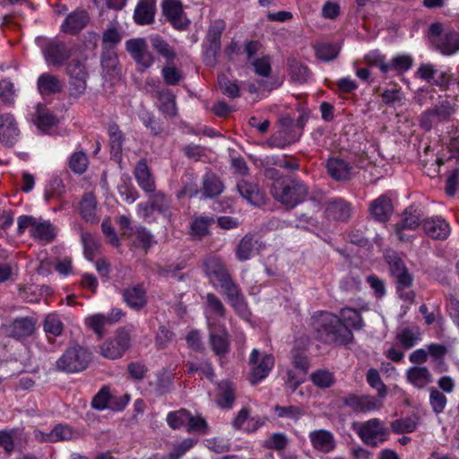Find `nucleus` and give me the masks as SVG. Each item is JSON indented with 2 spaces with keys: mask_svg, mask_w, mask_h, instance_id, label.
Instances as JSON below:
<instances>
[{
  "mask_svg": "<svg viewBox=\"0 0 459 459\" xmlns=\"http://www.w3.org/2000/svg\"><path fill=\"white\" fill-rule=\"evenodd\" d=\"M340 321L346 325L348 329L361 330L364 326L360 313L354 308L344 307L340 311Z\"/></svg>",
  "mask_w": 459,
  "mask_h": 459,
  "instance_id": "a19ab883",
  "label": "nucleus"
},
{
  "mask_svg": "<svg viewBox=\"0 0 459 459\" xmlns=\"http://www.w3.org/2000/svg\"><path fill=\"white\" fill-rule=\"evenodd\" d=\"M162 12L174 28L184 30L188 26V20L182 16L183 6L180 0H164Z\"/></svg>",
  "mask_w": 459,
  "mask_h": 459,
  "instance_id": "6ab92c4d",
  "label": "nucleus"
},
{
  "mask_svg": "<svg viewBox=\"0 0 459 459\" xmlns=\"http://www.w3.org/2000/svg\"><path fill=\"white\" fill-rule=\"evenodd\" d=\"M88 167V158L83 152H74L69 160V168L76 174H82Z\"/></svg>",
  "mask_w": 459,
  "mask_h": 459,
  "instance_id": "680f3d73",
  "label": "nucleus"
},
{
  "mask_svg": "<svg viewBox=\"0 0 459 459\" xmlns=\"http://www.w3.org/2000/svg\"><path fill=\"white\" fill-rule=\"evenodd\" d=\"M66 74L69 77L70 95L78 98L84 94L87 88V79L89 77L84 62L79 59H72L67 64Z\"/></svg>",
  "mask_w": 459,
  "mask_h": 459,
  "instance_id": "0eeeda50",
  "label": "nucleus"
},
{
  "mask_svg": "<svg viewBox=\"0 0 459 459\" xmlns=\"http://www.w3.org/2000/svg\"><path fill=\"white\" fill-rule=\"evenodd\" d=\"M327 172L336 181H349L355 175V168L341 158H330L326 162Z\"/></svg>",
  "mask_w": 459,
  "mask_h": 459,
  "instance_id": "a211bd4d",
  "label": "nucleus"
},
{
  "mask_svg": "<svg viewBox=\"0 0 459 459\" xmlns=\"http://www.w3.org/2000/svg\"><path fill=\"white\" fill-rule=\"evenodd\" d=\"M122 39V36L116 26L106 29L102 35V44L105 48H113Z\"/></svg>",
  "mask_w": 459,
  "mask_h": 459,
  "instance_id": "774afa93",
  "label": "nucleus"
},
{
  "mask_svg": "<svg viewBox=\"0 0 459 459\" xmlns=\"http://www.w3.org/2000/svg\"><path fill=\"white\" fill-rule=\"evenodd\" d=\"M224 190V185L220 177L212 170H208L203 177L201 195L204 199L219 196Z\"/></svg>",
  "mask_w": 459,
  "mask_h": 459,
  "instance_id": "b1692460",
  "label": "nucleus"
},
{
  "mask_svg": "<svg viewBox=\"0 0 459 459\" xmlns=\"http://www.w3.org/2000/svg\"><path fill=\"white\" fill-rule=\"evenodd\" d=\"M340 48L336 44H321L316 48L317 58L328 62L337 57Z\"/></svg>",
  "mask_w": 459,
  "mask_h": 459,
  "instance_id": "bf43d9fd",
  "label": "nucleus"
},
{
  "mask_svg": "<svg viewBox=\"0 0 459 459\" xmlns=\"http://www.w3.org/2000/svg\"><path fill=\"white\" fill-rule=\"evenodd\" d=\"M260 352L254 349L249 357V364L253 366L249 381L252 385L266 377L274 365V359L271 354H265L259 360Z\"/></svg>",
  "mask_w": 459,
  "mask_h": 459,
  "instance_id": "4468645a",
  "label": "nucleus"
},
{
  "mask_svg": "<svg viewBox=\"0 0 459 459\" xmlns=\"http://www.w3.org/2000/svg\"><path fill=\"white\" fill-rule=\"evenodd\" d=\"M226 295L229 303L238 313L246 310L247 304L240 288L233 281L232 277L219 285Z\"/></svg>",
  "mask_w": 459,
  "mask_h": 459,
  "instance_id": "5701e85b",
  "label": "nucleus"
},
{
  "mask_svg": "<svg viewBox=\"0 0 459 459\" xmlns=\"http://www.w3.org/2000/svg\"><path fill=\"white\" fill-rule=\"evenodd\" d=\"M54 442L73 441L81 437L79 430L65 423H58L53 429Z\"/></svg>",
  "mask_w": 459,
  "mask_h": 459,
  "instance_id": "79ce46f5",
  "label": "nucleus"
},
{
  "mask_svg": "<svg viewBox=\"0 0 459 459\" xmlns=\"http://www.w3.org/2000/svg\"><path fill=\"white\" fill-rule=\"evenodd\" d=\"M288 65L290 77L299 83H304L309 77V69L307 66L295 58L288 59Z\"/></svg>",
  "mask_w": 459,
  "mask_h": 459,
  "instance_id": "c03bdc74",
  "label": "nucleus"
},
{
  "mask_svg": "<svg viewBox=\"0 0 459 459\" xmlns=\"http://www.w3.org/2000/svg\"><path fill=\"white\" fill-rule=\"evenodd\" d=\"M325 212L329 219L346 221L351 217V208L348 202L337 199L327 204Z\"/></svg>",
  "mask_w": 459,
  "mask_h": 459,
  "instance_id": "72a5a7b5",
  "label": "nucleus"
},
{
  "mask_svg": "<svg viewBox=\"0 0 459 459\" xmlns=\"http://www.w3.org/2000/svg\"><path fill=\"white\" fill-rule=\"evenodd\" d=\"M19 128L13 116L10 113L0 114V142L13 146L18 138Z\"/></svg>",
  "mask_w": 459,
  "mask_h": 459,
  "instance_id": "412c9836",
  "label": "nucleus"
},
{
  "mask_svg": "<svg viewBox=\"0 0 459 459\" xmlns=\"http://www.w3.org/2000/svg\"><path fill=\"white\" fill-rule=\"evenodd\" d=\"M134 177L139 186L146 193L156 190V185L145 160H140L134 169Z\"/></svg>",
  "mask_w": 459,
  "mask_h": 459,
  "instance_id": "7c9ffc66",
  "label": "nucleus"
},
{
  "mask_svg": "<svg viewBox=\"0 0 459 459\" xmlns=\"http://www.w3.org/2000/svg\"><path fill=\"white\" fill-rule=\"evenodd\" d=\"M31 235L39 240L47 243L52 242L56 236V230L53 227L49 221L37 223L35 229L32 230Z\"/></svg>",
  "mask_w": 459,
  "mask_h": 459,
  "instance_id": "a18cd8bd",
  "label": "nucleus"
},
{
  "mask_svg": "<svg viewBox=\"0 0 459 459\" xmlns=\"http://www.w3.org/2000/svg\"><path fill=\"white\" fill-rule=\"evenodd\" d=\"M422 227L425 233L434 239H445L450 233L448 223L440 217L423 220Z\"/></svg>",
  "mask_w": 459,
  "mask_h": 459,
  "instance_id": "bb28decb",
  "label": "nucleus"
},
{
  "mask_svg": "<svg viewBox=\"0 0 459 459\" xmlns=\"http://www.w3.org/2000/svg\"><path fill=\"white\" fill-rule=\"evenodd\" d=\"M385 259L389 265L391 275L396 280L397 289L409 288L412 284V276L404 261L394 251L387 252Z\"/></svg>",
  "mask_w": 459,
  "mask_h": 459,
  "instance_id": "9d476101",
  "label": "nucleus"
},
{
  "mask_svg": "<svg viewBox=\"0 0 459 459\" xmlns=\"http://www.w3.org/2000/svg\"><path fill=\"white\" fill-rule=\"evenodd\" d=\"M368 211L374 220L379 222L387 221L394 212L391 198L386 195H381L370 203Z\"/></svg>",
  "mask_w": 459,
  "mask_h": 459,
  "instance_id": "4be33fe9",
  "label": "nucleus"
},
{
  "mask_svg": "<svg viewBox=\"0 0 459 459\" xmlns=\"http://www.w3.org/2000/svg\"><path fill=\"white\" fill-rule=\"evenodd\" d=\"M46 62L56 67L62 66L72 56V50L59 40H51L42 49Z\"/></svg>",
  "mask_w": 459,
  "mask_h": 459,
  "instance_id": "ddd939ff",
  "label": "nucleus"
},
{
  "mask_svg": "<svg viewBox=\"0 0 459 459\" xmlns=\"http://www.w3.org/2000/svg\"><path fill=\"white\" fill-rule=\"evenodd\" d=\"M258 244V240L251 233H247L239 241L236 247V256L238 261L248 260L253 254L255 246Z\"/></svg>",
  "mask_w": 459,
  "mask_h": 459,
  "instance_id": "ea45409f",
  "label": "nucleus"
},
{
  "mask_svg": "<svg viewBox=\"0 0 459 459\" xmlns=\"http://www.w3.org/2000/svg\"><path fill=\"white\" fill-rule=\"evenodd\" d=\"M368 385L377 390L378 397L383 400L387 393L386 385L383 383L379 372L376 368H369L366 375Z\"/></svg>",
  "mask_w": 459,
  "mask_h": 459,
  "instance_id": "8fccbe9b",
  "label": "nucleus"
},
{
  "mask_svg": "<svg viewBox=\"0 0 459 459\" xmlns=\"http://www.w3.org/2000/svg\"><path fill=\"white\" fill-rule=\"evenodd\" d=\"M155 13L156 0H139L134 12V21L138 25L152 24Z\"/></svg>",
  "mask_w": 459,
  "mask_h": 459,
  "instance_id": "a878e982",
  "label": "nucleus"
},
{
  "mask_svg": "<svg viewBox=\"0 0 459 459\" xmlns=\"http://www.w3.org/2000/svg\"><path fill=\"white\" fill-rule=\"evenodd\" d=\"M343 404L355 412H368L377 411L382 407L381 400L370 395H357L350 394L343 398Z\"/></svg>",
  "mask_w": 459,
  "mask_h": 459,
  "instance_id": "f3484780",
  "label": "nucleus"
},
{
  "mask_svg": "<svg viewBox=\"0 0 459 459\" xmlns=\"http://www.w3.org/2000/svg\"><path fill=\"white\" fill-rule=\"evenodd\" d=\"M224 30L225 23L221 20L214 21L210 25L204 45V58L207 63H215L221 48V38Z\"/></svg>",
  "mask_w": 459,
  "mask_h": 459,
  "instance_id": "f8f14e48",
  "label": "nucleus"
},
{
  "mask_svg": "<svg viewBox=\"0 0 459 459\" xmlns=\"http://www.w3.org/2000/svg\"><path fill=\"white\" fill-rule=\"evenodd\" d=\"M81 239L83 245L85 257L92 261L100 248V243L90 232H82Z\"/></svg>",
  "mask_w": 459,
  "mask_h": 459,
  "instance_id": "09e8293b",
  "label": "nucleus"
},
{
  "mask_svg": "<svg viewBox=\"0 0 459 459\" xmlns=\"http://www.w3.org/2000/svg\"><path fill=\"white\" fill-rule=\"evenodd\" d=\"M312 326L316 338L325 343L347 345L353 341V333L342 324L339 316L320 312L313 316Z\"/></svg>",
  "mask_w": 459,
  "mask_h": 459,
  "instance_id": "f257e3e1",
  "label": "nucleus"
},
{
  "mask_svg": "<svg viewBox=\"0 0 459 459\" xmlns=\"http://www.w3.org/2000/svg\"><path fill=\"white\" fill-rule=\"evenodd\" d=\"M403 216L401 222L398 224L401 227L414 230L423 221L424 212L420 206L412 204L403 212Z\"/></svg>",
  "mask_w": 459,
  "mask_h": 459,
  "instance_id": "58836bf2",
  "label": "nucleus"
},
{
  "mask_svg": "<svg viewBox=\"0 0 459 459\" xmlns=\"http://www.w3.org/2000/svg\"><path fill=\"white\" fill-rule=\"evenodd\" d=\"M454 113V105L450 100H444L422 114L420 125L424 130L429 131L439 123L449 121Z\"/></svg>",
  "mask_w": 459,
  "mask_h": 459,
  "instance_id": "6e6552de",
  "label": "nucleus"
},
{
  "mask_svg": "<svg viewBox=\"0 0 459 459\" xmlns=\"http://www.w3.org/2000/svg\"><path fill=\"white\" fill-rule=\"evenodd\" d=\"M352 428L364 443L374 447L377 446V438L380 442L387 440L390 431L377 418L364 422H355Z\"/></svg>",
  "mask_w": 459,
  "mask_h": 459,
  "instance_id": "39448f33",
  "label": "nucleus"
},
{
  "mask_svg": "<svg viewBox=\"0 0 459 459\" xmlns=\"http://www.w3.org/2000/svg\"><path fill=\"white\" fill-rule=\"evenodd\" d=\"M406 379L414 387L422 389L432 382V375L427 367L414 366L407 369Z\"/></svg>",
  "mask_w": 459,
  "mask_h": 459,
  "instance_id": "473e14b6",
  "label": "nucleus"
},
{
  "mask_svg": "<svg viewBox=\"0 0 459 459\" xmlns=\"http://www.w3.org/2000/svg\"><path fill=\"white\" fill-rule=\"evenodd\" d=\"M43 328L46 333L55 337L60 336L64 331V325L57 314H48L43 322Z\"/></svg>",
  "mask_w": 459,
  "mask_h": 459,
  "instance_id": "de8ad7c7",
  "label": "nucleus"
},
{
  "mask_svg": "<svg viewBox=\"0 0 459 459\" xmlns=\"http://www.w3.org/2000/svg\"><path fill=\"white\" fill-rule=\"evenodd\" d=\"M37 86L41 95H52L61 92L63 90V82L60 79L48 73L42 74L38 78Z\"/></svg>",
  "mask_w": 459,
  "mask_h": 459,
  "instance_id": "f704fd0d",
  "label": "nucleus"
},
{
  "mask_svg": "<svg viewBox=\"0 0 459 459\" xmlns=\"http://www.w3.org/2000/svg\"><path fill=\"white\" fill-rule=\"evenodd\" d=\"M309 439L312 446L320 452L329 453L335 448V439L328 430H314L309 433Z\"/></svg>",
  "mask_w": 459,
  "mask_h": 459,
  "instance_id": "c85d7f7f",
  "label": "nucleus"
},
{
  "mask_svg": "<svg viewBox=\"0 0 459 459\" xmlns=\"http://www.w3.org/2000/svg\"><path fill=\"white\" fill-rule=\"evenodd\" d=\"M189 415V411L186 409H180L175 411H170L167 415V423L168 425L173 429H178L181 427L187 425V419Z\"/></svg>",
  "mask_w": 459,
  "mask_h": 459,
  "instance_id": "6e6d98bb",
  "label": "nucleus"
},
{
  "mask_svg": "<svg viewBox=\"0 0 459 459\" xmlns=\"http://www.w3.org/2000/svg\"><path fill=\"white\" fill-rule=\"evenodd\" d=\"M86 325L98 335L99 339L104 336V327L108 324V319L104 314H95L85 320Z\"/></svg>",
  "mask_w": 459,
  "mask_h": 459,
  "instance_id": "603ef678",
  "label": "nucleus"
},
{
  "mask_svg": "<svg viewBox=\"0 0 459 459\" xmlns=\"http://www.w3.org/2000/svg\"><path fill=\"white\" fill-rule=\"evenodd\" d=\"M220 393L217 398V403L221 408L230 409L236 399L235 389L228 381H222L219 384Z\"/></svg>",
  "mask_w": 459,
  "mask_h": 459,
  "instance_id": "37998d69",
  "label": "nucleus"
},
{
  "mask_svg": "<svg viewBox=\"0 0 459 459\" xmlns=\"http://www.w3.org/2000/svg\"><path fill=\"white\" fill-rule=\"evenodd\" d=\"M271 193L277 202L292 209L307 199L308 187L299 178L285 177L273 183Z\"/></svg>",
  "mask_w": 459,
  "mask_h": 459,
  "instance_id": "f03ea898",
  "label": "nucleus"
},
{
  "mask_svg": "<svg viewBox=\"0 0 459 459\" xmlns=\"http://www.w3.org/2000/svg\"><path fill=\"white\" fill-rule=\"evenodd\" d=\"M427 37L432 48L443 55L450 56L459 51V32L445 29L439 22L429 25Z\"/></svg>",
  "mask_w": 459,
  "mask_h": 459,
  "instance_id": "7ed1b4c3",
  "label": "nucleus"
},
{
  "mask_svg": "<svg viewBox=\"0 0 459 459\" xmlns=\"http://www.w3.org/2000/svg\"><path fill=\"white\" fill-rule=\"evenodd\" d=\"M214 222L212 216H195L190 223L189 234L195 239H202L210 233L209 228Z\"/></svg>",
  "mask_w": 459,
  "mask_h": 459,
  "instance_id": "c9c22d12",
  "label": "nucleus"
},
{
  "mask_svg": "<svg viewBox=\"0 0 459 459\" xmlns=\"http://www.w3.org/2000/svg\"><path fill=\"white\" fill-rule=\"evenodd\" d=\"M108 133L109 137L110 153L112 156L118 157L122 152L125 136L123 132L119 129L116 122H110L108 126Z\"/></svg>",
  "mask_w": 459,
  "mask_h": 459,
  "instance_id": "4c0bfd02",
  "label": "nucleus"
},
{
  "mask_svg": "<svg viewBox=\"0 0 459 459\" xmlns=\"http://www.w3.org/2000/svg\"><path fill=\"white\" fill-rule=\"evenodd\" d=\"M209 342L215 355L223 356L230 351V334L224 327L210 330Z\"/></svg>",
  "mask_w": 459,
  "mask_h": 459,
  "instance_id": "393cba45",
  "label": "nucleus"
},
{
  "mask_svg": "<svg viewBox=\"0 0 459 459\" xmlns=\"http://www.w3.org/2000/svg\"><path fill=\"white\" fill-rule=\"evenodd\" d=\"M130 334L124 329L117 331L115 336L100 346V354L108 359L121 358L130 347Z\"/></svg>",
  "mask_w": 459,
  "mask_h": 459,
  "instance_id": "1a4fd4ad",
  "label": "nucleus"
},
{
  "mask_svg": "<svg viewBox=\"0 0 459 459\" xmlns=\"http://www.w3.org/2000/svg\"><path fill=\"white\" fill-rule=\"evenodd\" d=\"M186 431L189 433L206 435L209 433V426L204 418L200 415L194 416L189 411Z\"/></svg>",
  "mask_w": 459,
  "mask_h": 459,
  "instance_id": "3c124183",
  "label": "nucleus"
},
{
  "mask_svg": "<svg viewBox=\"0 0 459 459\" xmlns=\"http://www.w3.org/2000/svg\"><path fill=\"white\" fill-rule=\"evenodd\" d=\"M155 97L160 101L159 109L169 117L178 113L176 96L168 89L157 90Z\"/></svg>",
  "mask_w": 459,
  "mask_h": 459,
  "instance_id": "e433bc0d",
  "label": "nucleus"
},
{
  "mask_svg": "<svg viewBox=\"0 0 459 459\" xmlns=\"http://www.w3.org/2000/svg\"><path fill=\"white\" fill-rule=\"evenodd\" d=\"M152 43L153 48L168 61H173L176 58V53L173 48L162 39L154 38Z\"/></svg>",
  "mask_w": 459,
  "mask_h": 459,
  "instance_id": "69168bd1",
  "label": "nucleus"
},
{
  "mask_svg": "<svg viewBox=\"0 0 459 459\" xmlns=\"http://www.w3.org/2000/svg\"><path fill=\"white\" fill-rule=\"evenodd\" d=\"M274 411L280 418H287L298 421L304 414L305 410L296 405L281 406L275 405Z\"/></svg>",
  "mask_w": 459,
  "mask_h": 459,
  "instance_id": "864d4df0",
  "label": "nucleus"
},
{
  "mask_svg": "<svg viewBox=\"0 0 459 459\" xmlns=\"http://www.w3.org/2000/svg\"><path fill=\"white\" fill-rule=\"evenodd\" d=\"M122 297L125 303L135 311H141L147 306V292L143 283L124 289Z\"/></svg>",
  "mask_w": 459,
  "mask_h": 459,
  "instance_id": "aec40b11",
  "label": "nucleus"
},
{
  "mask_svg": "<svg viewBox=\"0 0 459 459\" xmlns=\"http://www.w3.org/2000/svg\"><path fill=\"white\" fill-rule=\"evenodd\" d=\"M89 19L85 10H75L65 18L61 26L62 30L70 35H76L87 25Z\"/></svg>",
  "mask_w": 459,
  "mask_h": 459,
  "instance_id": "cd10ccee",
  "label": "nucleus"
},
{
  "mask_svg": "<svg viewBox=\"0 0 459 459\" xmlns=\"http://www.w3.org/2000/svg\"><path fill=\"white\" fill-rule=\"evenodd\" d=\"M204 273L213 286L221 285L231 277L222 259L216 255H209L203 262Z\"/></svg>",
  "mask_w": 459,
  "mask_h": 459,
  "instance_id": "2eb2a0df",
  "label": "nucleus"
},
{
  "mask_svg": "<svg viewBox=\"0 0 459 459\" xmlns=\"http://www.w3.org/2000/svg\"><path fill=\"white\" fill-rule=\"evenodd\" d=\"M365 63L369 66H377L383 74L390 72L389 64L385 62V56L381 55L377 50H374L367 54L364 57Z\"/></svg>",
  "mask_w": 459,
  "mask_h": 459,
  "instance_id": "052dcab7",
  "label": "nucleus"
},
{
  "mask_svg": "<svg viewBox=\"0 0 459 459\" xmlns=\"http://www.w3.org/2000/svg\"><path fill=\"white\" fill-rule=\"evenodd\" d=\"M126 48L132 58L142 66L143 70L149 68L153 63V56L148 50L143 39H132L126 41Z\"/></svg>",
  "mask_w": 459,
  "mask_h": 459,
  "instance_id": "dca6fc26",
  "label": "nucleus"
},
{
  "mask_svg": "<svg viewBox=\"0 0 459 459\" xmlns=\"http://www.w3.org/2000/svg\"><path fill=\"white\" fill-rule=\"evenodd\" d=\"M139 206L143 212L144 218L151 217L153 212H157L170 221L173 215L172 199L162 191L154 190L150 193L148 201Z\"/></svg>",
  "mask_w": 459,
  "mask_h": 459,
  "instance_id": "423d86ee",
  "label": "nucleus"
},
{
  "mask_svg": "<svg viewBox=\"0 0 459 459\" xmlns=\"http://www.w3.org/2000/svg\"><path fill=\"white\" fill-rule=\"evenodd\" d=\"M237 190L240 196L255 207H262L267 204V197L264 188L255 181L240 179L237 183Z\"/></svg>",
  "mask_w": 459,
  "mask_h": 459,
  "instance_id": "9b49d317",
  "label": "nucleus"
},
{
  "mask_svg": "<svg viewBox=\"0 0 459 459\" xmlns=\"http://www.w3.org/2000/svg\"><path fill=\"white\" fill-rule=\"evenodd\" d=\"M311 381L320 388H328L334 383L333 373L327 370H317L310 376Z\"/></svg>",
  "mask_w": 459,
  "mask_h": 459,
  "instance_id": "e2e57ef3",
  "label": "nucleus"
},
{
  "mask_svg": "<svg viewBox=\"0 0 459 459\" xmlns=\"http://www.w3.org/2000/svg\"><path fill=\"white\" fill-rule=\"evenodd\" d=\"M195 443L192 438H186L180 443L174 445L172 450L168 454H160L157 459H180L194 446Z\"/></svg>",
  "mask_w": 459,
  "mask_h": 459,
  "instance_id": "49530a36",
  "label": "nucleus"
},
{
  "mask_svg": "<svg viewBox=\"0 0 459 459\" xmlns=\"http://www.w3.org/2000/svg\"><path fill=\"white\" fill-rule=\"evenodd\" d=\"M79 210L82 219L89 223L97 224L100 221L96 214L97 200L92 193H85L80 203Z\"/></svg>",
  "mask_w": 459,
  "mask_h": 459,
  "instance_id": "2f4dec72",
  "label": "nucleus"
},
{
  "mask_svg": "<svg viewBox=\"0 0 459 459\" xmlns=\"http://www.w3.org/2000/svg\"><path fill=\"white\" fill-rule=\"evenodd\" d=\"M418 423L410 417L395 420L391 422V430L395 434L411 433L417 429Z\"/></svg>",
  "mask_w": 459,
  "mask_h": 459,
  "instance_id": "5fc2aeb1",
  "label": "nucleus"
},
{
  "mask_svg": "<svg viewBox=\"0 0 459 459\" xmlns=\"http://www.w3.org/2000/svg\"><path fill=\"white\" fill-rule=\"evenodd\" d=\"M91 359V353L82 346H74L65 350L56 360V368L67 373L84 370Z\"/></svg>",
  "mask_w": 459,
  "mask_h": 459,
  "instance_id": "20e7f679",
  "label": "nucleus"
},
{
  "mask_svg": "<svg viewBox=\"0 0 459 459\" xmlns=\"http://www.w3.org/2000/svg\"><path fill=\"white\" fill-rule=\"evenodd\" d=\"M36 321L32 317H19L8 326V335L22 339L31 335L35 331Z\"/></svg>",
  "mask_w": 459,
  "mask_h": 459,
  "instance_id": "c756f323",
  "label": "nucleus"
},
{
  "mask_svg": "<svg viewBox=\"0 0 459 459\" xmlns=\"http://www.w3.org/2000/svg\"><path fill=\"white\" fill-rule=\"evenodd\" d=\"M175 333L167 325H160L155 335V346L158 350H163L174 340Z\"/></svg>",
  "mask_w": 459,
  "mask_h": 459,
  "instance_id": "13d9d810",
  "label": "nucleus"
},
{
  "mask_svg": "<svg viewBox=\"0 0 459 459\" xmlns=\"http://www.w3.org/2000/svg\"><path fill=\"white\" fill-rule=\"evenodd\" d=\"M429 403L433 411L436 414H439L444 411L447 403V399L442 392L436 388H432L429 394Z\"/></svg>",
  "mask_w": 459,
  "mask_h": 459,
  "instance_id": "0e129e2a",
  "label": "nucleus"
},
{
  "mask_svg": "<svg viewBox=\"0 0 459 459\" xmlns=\"http://www.w3.org/2000/svg\"><path fill=\"white\" fill-rule=\"evenodd\" d=\"M412 62V58L410 56H397L394 57L391 64H389L390 71L403 74L411 67Z\"/></svg>",
  "mask_w": 459,
  "mask_h": 459,
  "instance_id": "338daca9",
  "label": "nucleus"
},
{
  "mask_svg": "<svg viewBox=\"0 0 459 459\" xmlns=\"http://www.w3.org/2000/svg\"><path fill=\"white\" fill-rule=\"evenodd\" d=\"M218 84L222 94L229 98L235 99L239 97V87L234 82H231L225 74L218 75Z\"/></svg>",
  "mask_w": 459,
  "mask_h": 459,
  "instance_id": "4d7b16f0",
  "label": "nucleus"
}]
</instances>
